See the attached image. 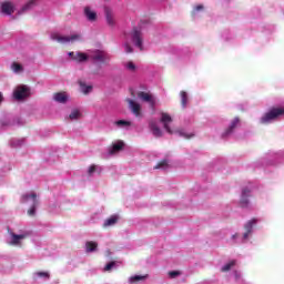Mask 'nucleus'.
<instances>
[{
    "instance_id": "nucleus-27",
    "label": "nucleus",
    "mask_w": 284,
    "mask_h": 284,
    "mask_svg": "<svg viewBox=\"0 0 284 284\" xmlns=\"http://www.w3.org/2000/svg\"><path fill=\"white\" fill-rule=\"evenodd\" d=\"M79 85H80V92H82V94H90V92H92L93 90L92 84H87L83 81H80Z\"/></svg>"
},
{
    "instance_id": "nucleus-5",
    "label": "nucleus",
    "mask_w": 284,
    "mask_h": 284,
    "mask_svg": "<svg viewBox=\"0 0 284 284\" xmlns=\"http://www.w3.org/2000/svg\"><path fill=\"white\" fill-rule=\"evenodd\" d=\"M281 116H284V106H273L260 118V123L267 125L274 123V121H278Z\"/></svg>"
},
{
    "instance_id": "nucleus-6",
    "label": "nucleus",
    "mask_w": 284,
    "mask_h": 284,
    "mask_svg": "<svg viewBox=\"0 0 284 284\" xmlns=\"http://www.w3.org/2000/svg\"><path fill=\"white\" fill-rule=\"evenodd\" d=\"M28 236H30V231H9L7 243L8 245H12V247H21V245H23V241H26Z\"/></svg>"
},
{
    "instance_id": "nucleus-32",
    "label": "nucleus",
    "mask_w": 284,
    "mask_h": 284,
    "mask_svg": "<svg viewBox=\"0 0 284 284\" xmlns=\"http://www.w3.org/2000/svg\"><path fill=\"white\" fill-rule=\"evenodd\" d=\"M231 241L232 243H245L247 240L243 239V234L234 233L231 235Z\"/></svg>"
},
{
    "instance_id": "nucleus-21",
    "label": "nucleus",
    "mask_w": 284,
    "mask_h": 284,
    "mask_svg": "<svg viewBox=\"0 0 284 284\" xmlns=\"http://www.w3.org/2000/svg\"><path fill=\"white\" fill-rule=\"evenodd\" d=\"M83 118V113L81 112V109H72L68 119L69 121H79Z\"/></svg>"
},
{
    "instance_id": "nucleus-1",
    "label": "nucleus",
    "mask_w": 284,
    "mask_h": 284,
    "mask_svg": "<svg viewBox=\"0 0 284 284\" xmlns=\"http://www.w3.org/2000/svg\"><path fill=\"white\" fill-rule=\"evenodd\" d=\"M68 54L71 57L72 61H75V63H85V61H90V59L99 61L100 63H105V61H108V53L99 50H89L85 53L81 51L69 52Z\"/></svg>"
},
{
    "instance_id": "nucleus-8",
    "label": "nucleus",
    "mask_w": 284,
    "mask_h": 284,
    "mask_svg": "<svg viewBox=\"0 0 284 284\" xmlns=\"http://www.w3.org/2000/svg\"><path fill=\"white\" fill-rule=\"evenodd\" d=\"M30 94H31L30 87L26 84L17 85L13 89V99H16V101H26V99H28Z\"/></svg>"
},
{
    "instance_id": "nucleus-36",
    "label": "nucleus",
    "mask_w": 284,
    "mask_h": 284,
    "mask_svg": "<svg viewBox=\"0 0 284 284\" xmlns=\"http://www.w3.org/2000/svg\"><path fill=\"white\" fill-rule=\"evenodd\" d=\"M241 196L251 197L252 196V190L250 187L242 189Z\"/></svg>"
},
{
    "instance_id": "nucleus-15",
    "label": "nucleus",
    "mask_w": 284,
    "mask_h": 284,
    "mask_svg": "<svg viewBox=\"0 0 284 284\" xmlns=\"http://www.w3.org/2000/svg\"><path fill=\"white\" fill-rule=\"evenodd\" d=\"M123 148H125V142L123 140H116L109 148V154H119Z\"/></svg>"
},
{
    "instance_id": "nucleus-41",
    "label": "nucleus",
    "mask_w": 284,
    "mask_h": 284,
    "mask_svg": "<svg viewBox=\"0 0 284 284\" xmlns=\"http://www.w3.org/2000/svg\"><path fill=\"white\" fill-rule=\"evenodd\" d=\"M3 102V93L0 92V103Z\"/></svg>"
},
{
    "instance_id": "nucleus-19",
    "label": "nucleus",
    "mask_w": 284,
    "mask_h": 284,
    "mask_svg": "<svg viewBox=\"0 0 284 284\" xmlns=\"http://www.w3.org/2000/svg\"><path fill=\"white\" fill-rule=\"evenodd\" d=\"M10 70L13 74H23V72H26V67L19 62H12L10 64Z\"/></svg>"
},
{
    "instance_id": "nucleus-31",
    "label": "nucleus",
    "mask_w": 284,
    "mask_h": 284,
    "mask_svg": "<svg viewBox=\"0 0 284 284\" xmlns=\"http://www.w3.org/2000/svg\"><path fill=\"white\" fill-rule=\"evenodd\" d=\"M154 168L155 170H170L171 164H170V161L163 160L159 162Z\"/></svg>"
},
{
    "instance_id": "nucleus-30",
    "label": "nucleus",
    "mask_w": 284,
    "mask_h": 284,
    "mask_svg": "<svg viewBox=\"0 0 284 284\" xmlns=\"http://www.w3.org/2000/svg\"><path fill=\"white\" fill-rule=\"evenodd\" d=\"M234 267H236V260H231L221 267V272H230Z\"/></svg>"
},
{
    "instance_id": "nucleus-17",
    "label": "nucleus",
    "mask_w": 284,
    "mask_h": 284,
    "mask_svg": "<svg viewBox=\"0 0 284 284\" xmlns=\"http://www.w3.org/2000/svg\"><path fill=\"white\" fill-rule=\"evenodd\" d=\"M150 277V275L145 274V275H131L128 277V283L129 284H139V283H145V281H148V278Z\"/></svg>"
},
{
    "instance_id": "nucleus-13",
    "label": "nucleus",
    "mask_w": 284,
    "mask_h": 284,
    "mask_svg": "<svg viewBox=\"0 0 284 284\" xmlns=\"http://www.w3.org/2000/svg\"><path fill=\"white\" fill-rule=\"evenodd\" d=\"M37 6H39V0H28V1L18 10V14H26V12L32 11Z\"/></svg>"
},
{
    "instance_id": "nucleus-7",
    "label": "nucleus",
    "mask_w": 284,
    "mask_h": 284,
    "mask_svg": "<svg viewBox=\"0 0 284 284\" xmlns=\"http://www.w3.org/2000/svg\"><path fill=\"white\" fill-rule=\"evenodd\" d=\"M50 39L52 41H57L58 43H78L83 40V36L79 32L71 33L70 36H63L59 32H52L50 34Z\"/></svg>"
},
{
    "instance_id": "nucleus-24",
    "label": "nucleus",
    "mask_w": 284,
    "mask_h": 284,
    "mask_svg": "<svg viewBox=\"0 0 284 284\" xmlns=\"http://www.w3.org/2000/svg\"><path fill=\"white\" fill-rule=\"evenodd\" d=\"M34 281H48L50 278V273L45 271H38L33 273Z\"/></svg>"
},
{
    "instance_id": "nucleus-29",
    "label": "nucleus",
    "mask_w": 284,
    "mask_h": 284,
    "mask_svg": "<svg viewBox=\"0 0 284 284\" xmlns=\"http://www.w3.org/2000/svg\"><path fill=\"white\" fill-rule=\"evenodd\" d=\"M124 69L126 70V72L134 73L136 72V70H139V65H136V63L132 61H126L124 62Z\"/></svg>"
},
{
    "instance_id": "nucleus-23",
    "label": "nucleus",
    "mask_w": 284,
    "mask_h": 284,
    "mask_svg": "<svg viewBox=\"0 0 284 284\" xmlns=\"http://www.w3.org/2000/svg\"><path fill=\"white\" fill-rule=\"evenodd\" d=\"M119 223V215H111L109 219L104 220L103 227H113Z\"/></svg>"
},
{
    "instance_id": "nucleus-14",
    "label": "nucleus",
    "mask_w": 284,
    "mask_h": 284,
    "mask_svg": "<svg viewBox=\"0 0 284 284\" xmlns=\"http://www.w3.org/2000/svg\"><path fill=\"white\" fill-rule=\"evenodd\" d=\"M14 10H17V7L13 2L6 1L1 3V12L2 14H7V17H10L14 13Z\"/></svg>"
},
{
    "instance_id": "nucleus-18",
    "label": "nucleus",
    "mask_w": 284,
    "mask_h": 284,
    "mask_svg": "<svg viewBox=\"0 0 284 284\" xmlns=\"http://www.w3.org/2000/svg\"><path fill=\"white\" fill-rule=\"evenodd\" d=\"M102 172H103V168L97 164H91L87 169L88 176H94V174H101Z\"/></svg>"
},
{
    "instance_id": "nucleus-40",
    "label": "nucleus",
    "mask_w": 284,
    "mask_h": 284,
    "mask_svg": "<svg viewBox=\"0 0 284 284\" xmlns=\"http://www.w3.org/2000/svg\"><path fill=\"white\" fill-rule=\"evenodd\" d=\"M180 275H181V272H179V271H172L169 273V276L171 278H176V276H180Z\"/></svg>"
},
{
    "instance_id": "nucleus-9",
    "label": "nucleus",
    "mask_w": 284,
    "mask_h": 284,
    "mask_svg": "<svg viewBox=\"0 0 284 284\" xmlns=\"http://www.w3.org/2000/svg\"><path fill=\"white\" fill-rule=\"evenodd\" d=\"M138 99L144 103H148L152 109L156 108L159 104V99L151 92L140 91L138 92Z\"/></svg>"
},
{
    "instance_id": "nucleus-10",
    "label": "nucleus",
    "mask_w": 284,
    "mask_h": 284,
    "mask_svg": "<svg viewBox=\"0 0 284 284\" xmlns=\"http://www.w3.org/2000/svg\"><path fill=\"white\" fill-rule=\"evenodd\" d=\"M257 224H258V219H256V217H253L245 222L244 231L242 233L244 241L250 240V237L252 236V234L254 232V227H256Z\"/></svg>"
},
{
    "instance_id": "nucleus-26",
    "label": "nucleus",
    "mask_w": 284,
    "mask_h": 284,
    "mask_svg": "<svg viewBox=\"0 0 284 284\" xmlns=\"http://www.w3.org/2000/svg\"><path fill=\"white\" fill-rule=\"evenodd\" d=\"M114 125L121 130H130L132 122L128 120H118L114 122Z\"/></svg>"
},
{
    "instance_id": "nucleus-28",
    "label": "nucleus",
    "mask_w": 284,
    "mask_h": 284,
    "mask_svg": "<svg viewBox=\"0 0 284 284\" xmlns=\"http://www.w3.org/2000/svg\"><path fill=\"white\" fill-rule=\"evenodd\" d=\"M97 250H99V243L90 241L85 243V252H88V254L92 253V252H97Z\"/></svg>"
},
{
    "instance_id": "nucleus-42",
    "label": "nucleus",
    "mask_w": 284,
    "mask_h": 284,
    "mask_svg": "<svg viewBox=\"0 0 284 284\" xmlns=\"http://www.w3.org/2000/svg\"><path fill=\"white\" fill-rule=\"evenodd\" d=\"M105 256H110V251H106V254H105Z\"/></svg>"
},
{
    "instance_id": "nucleus-39",
    "label": "nucleus",
    "mask_w": 284,
    "mask_h": 284,
    "mask_svg": "<svg viewBox=\"0 0 284 284\" xmlns=\"http://www.w3.org/2000/svg\"><path fill=\"white\" fill-rule=\"evenodd\" d=\"M233 276L235 281H241V278H243V274H241V271L233 272Z\"/></svg>"
},
{
    "instance_id": "nucleus-37",
    "label": "nucleus",
    "mask_w": 284,
    "mask_h": 284,
    "mask_svg": "<svg viewBox=\"0 0 284 284\" xmlns=\"http://www.w3.org/2000/svg\"><path fill=\"white\" fill-rule=\"evenodd\" d=\"M199 12H203V4H199V6H195L194 9H193V17H196V14H199Z\"/></svg>"
},
{
    "instance_id": "nucleus-38",
    "label": "nucleus",
    "mask_w": 284,
    "mask_h": 284,
    "mask_svg": "<svg viewBox=\"0 0 284 284\" xmlns=\"http://www.w3.org/2000/svg\"><path fill=\"white\" fill-rule=\"evenodd\" d=\"M115 267H116V263L110 262L109 264H106L104 266V272H110V271L114 270Z\"/></svg>"
},
{
    "instance_id": "nucleus-11",
    "label": "nucleus",
    "mask_w": 284,
    "mask_h": 284,
    "mask_svg": "<svg viewBox=\"0 0 284 284\" xmlns=\"http://www.w3.org/2000/svg\"><path fill=\"white\" fill-rule=\"evenodd\" d=\"M126 103L129 104V110L136 119H141L143 116V109L139 102L132 99H126Z\"/></svg>"
},
{
    "instance_id": "nucleus-2",
    "label": "nucleus",
    "mask_w": 284,
    "mask_h": 284,
    "mask_svg": "<svg viewBox=\"0 0 284 284\" xmlns=\"http://www.w3.org/2000/svg\"><path fill=\"white\" fill-rule=\"evenodd\" d=\"M160 121L169 134H179V136H183V139H192L194 133L187 132L185 130L176 129L172 126V115L169 113H161Z\"/></svg>"
},
{
    "instance_id": "nucleus-4",
    "label": "nucleus",
    "mask_w": 284,
    "mask_h": 284,
    "mask_svg": "<svg viewBox=\"0 0 284 284\" xmlns=\"http://www.w3.org/2000/svg\"><path fill=\"white\" fill-rule=\"evenodd\" d=\"M133 43L135 48H139V50H143V34L141 33V30L139 29H133V31L126 37V42H124L123 48L124 52L128 54L132 52V47L130 45Z\"/></svg>"
},
{
    "instance_id": "nucleus-33",
    "label": "nucleus",
    "mask_w": 284,
    "mask_h": 284,
    "mask_svg": "<svg viewBox=\"0 0 284 284\" xmlns=\"http://www.w3.org/2000/svg\"><path fill=\"white\" fill-rule=\"evenodd\" d=\"M180 97H181L182 108H187V101H189L187 93L185 91H181Z\"/></svg>"
},
{
    "instance_id": "nucleus-35",
    "label": "nucleus",
    "mask_w": 284,
    "mask_h": 284,
    "mask_svg": "<svg viewBox=\"0 0 284 284\" xmlns=\"http://www.w3.org/2000/svg\"><path fill=\"white\" fill-rule=\"evenodd\" d=\"M105 17L108 26H114V13L106 11Z\"/></svg>"
},
{
    "instance_id": "nucleus-20",
    "label": "nucleus",
    "mask_w": 284,
    "mask_h": 284,
    "mask_svg": "<svg viewBox=\"0 0 284 284\" xmlns=\"http://www.w3.org/2000/svg\"><path fill=\"white\" fill-rule=\"evenodd\" d=\"M84 17L88 19V21L94 22L97 21V11H94L90 7L84 8Z\"/></svg>"
},
{
    "instance_id": "nucleus-16",
    "label": "nucleus",
    "mask_w": 284,
    "mask_h": 284,
    "mask_svg": "<svg viewBox=\"0 0 284 284\" xmlns=\"http://www.w3.org/2000/svg\"><path fill=\"white\" fill-rule=\"evenodd\" d=\"M240 126H241V119L236 116L233 120H231L227 129L224 132V136H230V134H232V132H234L236 128H240Z\"/></svg>"
},
{
    "instance_id": "nucleus-3",
    "label": "nucleus",
    "mask_w": 284,
    "mask_h": 284,
    "mask_svg": "<svg viewBox=\"0 0 284 284\" xmlns=\"http://www.w3.org/2000/svg\"><path fill=\"white\" fill-rule=\"evenodd\" d=\"M22 205H28V215L34 216L37 214V207H39V195L36 191H28L20 197Z\"/></svg>"
},
{
    "instance_id": "nucleus-34",
    "label": "nucleus",
    "mask_w": 284,
    "mask_h": 284,
    "mask_svg": "<svg viewBox=\"0 0 284 284\" xmlns=\"http://www.w3.org/2000/svg\"><path fill=\"white\" fill-rule=\"evenodd\" d=\"M240 205L242 207H250V197H247L245 195H241L240 196Z\"/></svg>"
},
{
    "instance_id": "nucleus-22",
    "label": "nucleus",
    "mask_w": 284,
    "mask_h": 284,
    "mask_svg": "<svg viewBox=\"0 0 284 284\" xmlns=\"http://www.w3.org/2000/svg\"><path fill=\"white\" fill-rule=\"evenodd\" d=\"M150 130L153 136H163V131L159 128V124L155 121L150 122Z\"/></svg>"
},
{
    "instance_id": "nucleus-12",
    "label": "nucleus",
    "mask_w": 284,
    "mask_h": 284,
    "mask_svg": "<svg viewBox=\"0 0 284 284\" xmlns=\"http://www.w3.org/2000/svg\"><path fill=\"white\" fill-rule=\"evenodd\" d=\"M52 100L55 103H60L61 105H65V103H69V101H70V93H68L65 91L55 92L52 95Z\"/></svg>"
},
{
    "instance_id": "nucleus-25",
    "label": "nucleus",
    "mask_w": 284,
    "mask_h": 284,
    "mask_svg": "<svg viewBox=\"0 0 284 284\" xmlns=\"http://www.w3.org/2000/svg\"><path fill=\"white\" fill-rule=\"evenodd\" d=\"M19 124V120L12 118H4L1 120L2 128H12V125Z\"/></svg>"
}]
</instances>
